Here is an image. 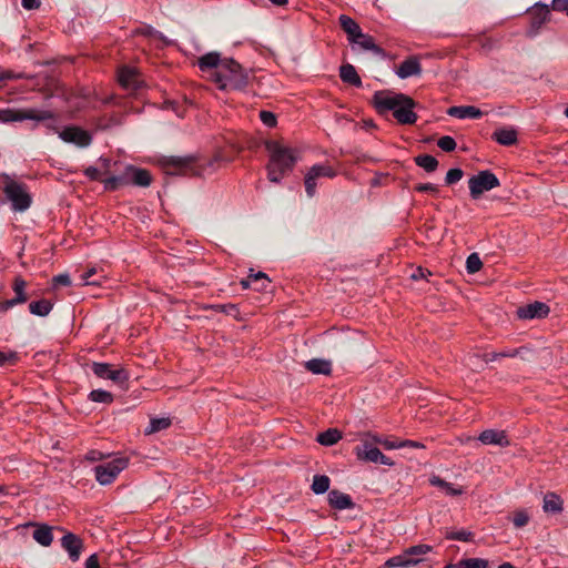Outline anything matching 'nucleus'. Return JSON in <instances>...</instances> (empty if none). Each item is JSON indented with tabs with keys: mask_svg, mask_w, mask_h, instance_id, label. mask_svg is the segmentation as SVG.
I'll use <instances>...</instances> for the list:
<instances>
[{
	"mask_svg": "<svg viewBox=\"0 0 568 568\" xmlns=\"http://www.w3.org/2000/svg\"><path fill=\"white\" fill-rule=\"evenodd\" d=\"M201 71H211L213 81L220 90H242L246 87L248 77L243 68L233 59H221L220 53L209 52L197 60Z\"/></svg>",
	"mask_w": 568,
	"mask_h": 568,
	"instance_id": "1",
	"label": "nucleus"
},
{
	"mask_svg": "<svg viewBox=\"0 0 568 568\" xmlns=\"http://www.w3.org/2000/svg\"><path fill=\"white\" fill-rule=\"evenodd\" d=\"M373 105L378 114L385 118L392 115L400 124H412L417 120L414 100L403 93L376 91L373 95Z\"/></svg>",
	"mask_w": 568,
	"mask_h": 568,
	"instance_id": "2",
	"label": "nucleus"
},
{
	"mask_svg": "<svg viewBox=\"0 0 568 568\" xmlns=\"http://www.w3.org/2000/svg\"><path fill=\"white\" fill-rule=\"evenodd\" d=\"M0 181L3 185V193L11 202L12 209L19 212L27 211L32 203L27 185L18 182L7 173L0 174Z\"/></svg>",
	"mask_w": 568,
	"mask_h": 568,
	"instance_id": "3",
	"label": "nucleus"
},
{
	"mask_svg": "<svg viewBox=\"0 0 568 568\" xmlns=\"http://www.w3.org/2000/svg\"><path fill=\"white\" fill-rule=\"evenodd\" d=\"M53 113L49 110L36 108H4L0 109V123L23 122L27 120L43 122L53 119Z\"/></svg>",
	"mask_w": 568,
	"mask_h": 568,
	"instance_id": "4",
	"label": "nucleus"
},
{
	"mask_svg": "<svg viewBox=\"0 0 568 568\" xmlns=\"http://www.w3.org/2000/svg\"><path fill=\"white\" fill-rule=\"evenodd\" d=\"M128 465L129 459L125 457H116L110 462L98 465L93 468L95 479L100 485H110Z\"/></svg>",
	"mask_w": 568,
	"mask_h": 568,
	"instance_id": "5",
	"label": "nucleus"
},
{
	"mask_svg": "<svg viewBox=\"0 0 568 568\" xmlns=\"http://www.w3.org/2000/svg\"><path fill=\"white\" fill-rule=\"evenodd\" d=\"M499 184L497 176L488 170L480 171L468 180L470 196L474 200H478L483 193L499 186Z\"/></svg>",
	"mask_w": 568,
	"mask_h": 568,
	"instance_id": "6",
	"label": "nucleus"
},
{
	"mask_svg": "<svg viewBox=\"0 0 568 568\" xmlns=\"http://www.w3.org/2000/svg\"><path fill=\"white\" fill-rule=\"evenodd\" d=\"M270 162L267 176L270 182L280 183L284 178V151L282 144H267Z\"/></svg>",
	"mask_w": 568,
	"mask_h": 568,
	"instance_id": "7",
	"label": "nucleus"
},
{
	"mask_svg": "<svg viewBox=\"0 0 568 568\" xmlns=\"http://www.w3.org/2000/svg\"><path fill=\"white\" fill-rule=\"evenodd\" d=\"M356 456L359 460L371 462L374 464H382L393 466L394 462L384 455L377 447L374 446L369 440H363V443L355 448Z\"/></svg>",
	"mask_w": 568,
	"mask_h": 568,
	"instance_id": "8",
	"label": "nucleus"
},
{
	"mask_svg": "<svg viewBox=\"0 0 568 568\" xmlns=\"http://www.w3.org/2000/svg\"><path fill=\"white\" fill-rule=\"evenodd\" d=\"M196 161L194 155L189 156H161L159 164L168 174H179L186 172Z\"/></svg>",
	"mask_w": 568,
	"mask_h": 568,
	"instance_id": "9",
	"label": "nucleus"
},
{
	"mask_svg": "<svg viewBox=\"0 0 568 568\" xmlns=\"http://www.w3.org/2000/svg\"><path fill=\"white\" fill-rule=\"evenodd\" d=\"M92 371L98 377L110 379L119 385H123L129 379V375L123 368H113L106 363H93Z\"/></svg>",
	"mask_w": 568,
	"mask_h": 568,
	"instance_id": "10",
	"label": "nucleus"
},
{
	"mask_svg": "<svg viewBox=\"0 0 568 568\" xmlns=\"http://www.w3.org/2000/svg\"><path fill=\"white\" fill-rule=\"evenodd\" d=\"M549 306L542 302H534L518 307L517 316L520 320L545 318L549 314Z\"/></svg>",
	"mask_w": 568,
	"mask_h": 568,
	"instance_id": "11",
	"label": "nucleus"
},
{
	"mask_svg": "<svg viewBox=\"0 0 568 568\" xmlns=\"http://www.w3.org/2000/svg\"><path fill=\"white\" fill-rule=\"evenodd\" d=\"M126 185L133 184L136 186H149L151 184L152 178L148 170L135 168L133 165H128L124 169Z\"/></svg>",
	"mask_w": 568,
	"mask_h": 568,
	"instance_id": "12",
	"label": "nucleus"
},
{
	"mask_svg": "<svg viewBox=\"0 0 568 568\" xmlns=\"http://www.w3.org/2000/svg\"><path fill=\"white\" fill-rule=\"evenodd\" d=\"M478 440H480V443H483L484 445H495L499 447H507L510 445L506 432L498 429L484 430L479 435Z\"/></svg>",
	"mask_w": 568,
	"mask_h": 568,
	"instance_id": "13",
	"label": "nucleus"
},
{
	"mask_svg": "<svg viewBox=\"0 0 568 568\" xmlns=\"http://www.w3.org/2000/svg\"><path fill=\"white\" fill-rule=\"evenodd\" d=\"M59 136L64 142H72V143L91 142V140L93 139L92 133L90 131L84 130L79 126H67L60 132Z\"/></svg>",
	"mask_w": 568,
	"mask_h": 568,
	"instance_id": "14",
	"label": "nucleus"
},
{
	"mask_svg": "<svg viewBox=\"0 0 568 568\" xmlns=\"http://www.w3.org/2000/svg\"><path fill=\"white\" fill-rule=\"evenodd\" d=\"M61 545L68 551L72 561L79 560L83 547L79 537L73 534H67L62 537Z\"/></svg>",
	"mask_w": 568,
	"mask_h": 568,
	"instance_id": "15",
	"label": "nucleus"
},
{
	"mask_svg": "<svg viewBox=\"0 0 568 568\" xmlns=\"http://www.w3.org/2000/svg\"><path fill=\"white\" fill-rule=\"evenodd\" d=\"M422 73V65L416 57H409L404 60L396 70V74L400 79L419 75Z\"/></svg>",
	"mask_w": 568,
	"mask_h": 568,
	"instance_id": "16",
	"label": "nucleus"
},
{
	"mask_svg": "<svg viewBox=\"0 0 568 568\" xmlns=\"http://www.w3.org/2000/svg\"><path fill=\"white\" fill-rule=\"evenodd\" d=\"M118 80L119 83L128 90H138L140 87L136 71L129 67H124L119 71Z\"/></svg>",
	"mask_w": 568,
	"mask_h": 568,
	"instance_id": "17",
	"label": "nucleus"
},
{
	"mask_svg": "<svg viewBox=\"0 0 568 568\" xmlns=\"http://www.w3.org/2000/svg\"><path fill=\"white\" fill-rule=\"evenodd\" d=\"M447 114L457 119H478L483 115V112L473 105H458L450 106Z\"/></svg>",
	"mask_w": 568,
	"mask_h": 568,
	"instance_id": "18",
	"label": "nucleus"
},
{
	"mask_svg": "<svg viewBox=\"0 0 568 568\" xmlns=\"http://www.w3.org/2000/svg\"><path fill=\"white\" fill-rule=\"evenodd\" d=\"M328 503L333 508L338 510L348 509L354 506L349 495L335 489L328 493Z\"/></svg>",
	"mask_w": 568,
	"mask_h": 568,
	"instance_id": "19",
	"label": "nucleus"
},
{
	"mask_svg": "<svg viewBox=\"0 0 568 568\" xmlns=\"http://www.w3.org/2000/svg\"><path fill=\"white\" fill-rule=\"evenodd\" d=\"M339 26L344 30V32L347 34V39L349 42L355 40V38H358L359 33L362 32L359 24L352 19L351 17L346 14H342L338 18Z\"/></svg>",
	"mask_w": 568,
	"mask_h": 568,
	"instance_id": "20",
	"label": "nucleus"
},
{
	"mask_svg": "<svg viewBox=\"0 0 568 568\" xmlns=\"http://www.w3.org/2000/svg\"><path fill=\"white\" fill-rule=\"evenodd\" d=\"M339 77L343 82L352 84L356 88L362 87V80L354 65L346 63L339 68Z\"/></svg>",
	"mask_w": 568,
	"mask_h": 568,
	"instance_id": "21",
	"label": "nucleus"
},
{
	"mask_svg": "<svg viewBox=\"0 0 568 568\" xmlns=\"http://www.w3.org/2000/svg\"><path fill=\"white\" fill-rule=\"evenodd\" d=\"M351 43H355L362 49L372 51L377 55H385V51L375 43L374 38L372 36L364 34L363 32H361L358 38H355Z\"/></svg>",
	"mask_w": 568,
	"mask_h": 568,
	"instance_id": "22",
	"label": "nucleus"
},
{
	"mask_svg": "<svg viewBox=\"0 0 568 568\" xmlns=\"http://www.w3.org/2000/svg\"><path fill=\"white\" fill-rule=\"evenodd\" d=\"M562 499L556 493H547L544 496L542 509L545 513L559 514L562 511Z\"/></svg>",
	"mask_w": 568,
	"mask_h": 568,
	"instance_id": "23",
	"label": "nucleus"
},
{
	"mask_svg": "<svg viewBox=\"0 0 568 568\" xmlns=\"http://www.w3.org/2000/svg\"><path fill=\"white\" fill-rule=\"evenodd\" d=\"M445 568H489V561L484 558H464L446 565Z\"/></svg>",
	"mask_w": 568,
	"mask_h": 568,
	"instance_id": "24",
	"label": "nucleus"
},
{
	"mask_svg": "<svg viewBox=\"0 0 568 568\" xmlns=\"http://www.w3.org/2000/svg\"><path fill=\"white\" fill-rule=\"evenodd\" d=\"M549 8L547 4H536L531 11V26L538 29L549 19Z\"/></svg>",
	"mask_w": 568,
	"mask_h": 568,
	"instance_id": "25",
	"label": "nucleus"
},
{
	"mask_svg": "<svg viewBox=\"0 0 568 568\" xmlns=\"http://www.w3.org/2000/svg\"><path fill=\"white\" fill-rule=\"evenodd\" d=\"M33 539L41 546H50L53 540L51 527L47 525H38L33 531Z\"/></svg>",
	"mask_w": 568,
	"mask_h": 568,
	"instance_id": "26",
	"label": "nucleus"
},
{
	"mask_svg": "<svg viewBox=\"0 0 568 568\" xmlns=\"http://www.w3.org/2000/svg\"><path fill=\"white\" fill-rule=\"evenodd\" d=\"M429 481L433 486H436V487L443 489L445 491V494L448 496H459L464 493L463 487H456V486L452 485L450 483L445 481L444 479H442L438 476L432 477L429 479Z\"/></svg>",
	"mask_w": 568,
	"mask_h": 568,
	"instance_id": "27",
	"label": "nucleus"
},
{
	"mask_svg": "<svg viewBox=\"0 0 568 568\" xmlns=\"http://www.w3.org/2000/svg\"><path fill=\"white\" fill-rule=\"evenodd\" d=\"M493 138L496 142H517L518 131L514 126L500 128L493 133Z\"/></svg>",
	"mask_w": 568,
	"mask_h": 568,
	"instance_id": "28",
	"label": "nucleus"
},
{
	"mask_svg": "<svg viewBox=\"0 0 568 568\" xmlns=\"http://www.w3.org/2000/svg\"><path fill=\"white\" fill-rule=\"evenodd\" d=\"M422 559L420 558H408L406 552L404 551L402 555L394 556L389 558L385 566L393 568V567H409L417 565Z\"/></svg>",
	"mask_w": 568,
	"mask_h": 568,
	"instance_id": "29",
	"label": "nucleus"
},
{
	"mask_svg": "<svg viewBox=\"0 0 568 568\" xmlns=\"http://www.w3.org/2000/svg\"><path fill=\"white\" fill-rule=\"evenodd\" d=\"M306 368L313 374L328 375L332 371V365L328 361L315 358L306 362Z\"/></svg>",
	"mask_w": 568,
	"mask_h": 568,
	"instance_id": "30",
	"label": "nucleus"
},
{
	"mask_svg": "<svg viewBox=\"0 0 568 568\" xmlns=\"http://www.w3.org/2000/svg\"><path fill=\"white\" fill-rule=\"evenodd\" d=\"M342 438V433L336 428H329L323 433H320L316 440L324 446H332Z\"/></svg>",
	"mask_w": 568,
	"mask_h": 568,
	"instance_id": "31",
	"label": "nucleus"
},
{
	"mask_svg": "<svg viewBox=\"0 0 568 568\" xmlns=\"http://www.w3.org/2000/svg\"><path fill=\"white\" fill-rule=\"evenodd\" d=\"M27 283L21 277H17L13 283V291L16 293V298L8 302L10 306L17 303H24L27 301V295L24 293Z\"/></svg>",
	"mask_w": 568,
	"mask_h": 568,
	"instance_id": "32",
	"label": "nucleus"
},
{
	"mask_svg": "<svg viewBox=\"0 0 568 568\" xmlns=\"http://www.w3.org/2000/svg\"><path fill=\"white\" fill-rule=\"evenodd\" d=\"M29 310L34 315L45 316L52 310V304L48 300H40V301L30 303Z\"/></svg>",
	"mask_w": 568,
	"mask_h": 568,
	"instance_id": "33",
	"label": "nucleus"
},
{
	"mask_svg": "<svg viewBox=\"0 0 568 568\" xmlns=\"http://www.w3.org/2000/svg\"><path fill=\"white\" fill-rule=\"evenodd\" d=\"M418 166L423 168L426 172H434L438 166V161L429 154H423L415 158Z\"/></svg>",
	"mask_w": 568,
	"mask_h": 568,
	"instance_id": "34",
	"label": "nucleus"
},
{
	"mask_svg": "<svg viewBox=\"0 0 568 568\" xmlns=\"http://www.w3.org/2000/svg\"><path fill=\"white\" fill-rule=\"evenodd\" d=\"M331 480L326 475H316L313 478L312 490L316 495L324 494L329 488Z\"/></svg>",
	"mask_w": 568,
	"mask_h": 568,
	"instance_id": "35",
	"label": "nucleus"
},
{
	"mask_svg": "<svg viewBox=\"0 0 568 568\" xmlns=\"http://www.w3.org/2000/svg\"><path fill=\"white\" fill-rule=\"evenodd\" d=\"M171 425V419L166 417L153 418L146 428V434H153L163 429H166Z\"/></svg>",
	"mask_w": 568,
	"mask_h": 568,
	"instance_id": "36",
	"label": "nucleus"
},
{
	"mask_svg": "<svg viewBox=\"0 0 568 568\" xmlns=\"http://www.w3.org/2000/svg\"><path fill=\"white\" fill-rule=\"evenodd\" d=\"M89 398L92 402L110 404L113 400L111 393L102 389H94L89 394Z\"/></svg>",
	"mask_w": 568,
	"mask_h": 568,
	"instance_id": "37",
	"label": "nucleus"
},
{
	"mask_svg": "<svg viewBox=\"0 0 568 568\" xmlns=\"http://www.w3.org/2000/svg\"><path fill=\"white\" fill-rule=\"evenodd\" d=\"M105 190L114 191L122 185H126L124 172L121 175L112 176L103 181Z\"/></svg>",
	"mask_w": 568,
	"mask_h": 568,
	"instance_id": "38",
	"label": "nucleus"
},
{
	"mask_svg": "<svg viewBox=\"0 0 568 568\" xmlns=\"http://www.w3.org/2000/svg\"><path fill=\"white\" fill-rule=\"evenodd\" d=\"M530 520V515L526 509H519L514 513L513 524L516 528L525 527Z\"/></svg>",
	"mask_w": 568,
	"mask_h": 568,
	"instance_id": "39",
	"label": "nucleus"
},
{
	"mask_svg": "<svg viewBox=\"0 0 568 568\" xmlns=\"http://www.w3.org/2000/svg\"><path fill=\"white\" fill-rule=\"evenodd\" d=\"M310 171L318 179V178H333L335 176V171L333 168L323 164L313 165Z\"/></svg>",
	"mask_w": 568,
	"mask_h": 568,
	"instance_id": "40",
	"label": "nucleus"
},
{
	"mask_svg": "<svg viewBox=\"0 0 568 568\" xmlns=\"http://www.w3.org/2000/svg\"><path fill=\"white\" fill-rule=\"evenodd\" d=\"M368 438H371V443L373 444H379L382 445L384 448L386 449H396V448H400V445H398V442H395V440H390V439H387V438H383L381 436H377V435H372V434H367L366 435Z\"/></svg>",
	"mask_w": 568,
	"mask_h": 568,
	"instance_id": "41",
	"label": "nucleus"
},
{
	"mask_svg": "<svg viewBox=\"0 0 568 568\" xmlns=\"http://www.w3.org/2000/svg\"><path fill=\"white\" fill-rule=\"evenodd\" d=\"M483 266L481 260L477 253H471L466 260V270L469 274L478 272Z\"/></svg>",
	"mask_w": 568,
	"mask_h": 568,
	"instance_id": "42",
	"label": "nucleus"
},
{
	"mask_svg": "<svg viewBox=\"0 0 568 568\" xmlns=\"http://www.w3.org/2000/svg\"><path fill=\"white\" fill-rule=\"evenodd\" d=\"M429 551H432V547L428 545H416L405 550L408 558H419L420 556H424Z\"/></svg>",
	"mask_w": 568,
	"mask_h": 568,
	"instance_id": "43",
	"label": "nucleus"
},
{
	"mask_svg": "<svg viewBox=\"0 0 568 568\" xmlns=\"http://www.w3.org/2000/svg\"><path fill=\"white\" fill-rule=\"evenodd\" d=\"M446 538L449 540L469 541L473 538V534L468 530H457L446 534Z\"/></svg>",
	"mask_w": 568,
	"mask_h": 568,
	"instance_id": "44",
	"label": "nucleus"
},
{
	"mask_svg": "<svg viewBox=\"0 0 568 568\" xmlns=\"http://www.w3.org/2000/svg\"><path fill=\"white\" fill-rule=\"evenodd\" d=\"M316 180L317 178L311 171L305 175V191L310 197L314 196L316 192Z\"/></svg>",
	"mask_w": 568,
	"mask_h": 568,
	"instance_id": "45",
	"label": "nucleus"
},
{
	"mask_svg": "<svg viewBox=\"0 0 568 568\" xmlns=\"http://www.w3.org/2000/svg\"><path fill=\"white\" fill-rule=\"evenodd\" d=\"M18 361V354L16 352H2L0 351V366L14 365Z\"/></svg>",
	"mask_w": 568,
	"mask_h": 568,
	"instance_id": "46",
	"label": "nucleus"
},
{
	"mask_svg": "<svg viewBox=\"0 0 568 568\" xmlns=\"http://www.w3.org/2000/svg\"><path fill=\"white\" fill-rule=\"evenodd\" d=\"M260 120L267 128H273L276 125V116L273 112L263 110L260 112Z\"/></svg>",
	"mask_w": 568,
	"mask_h": 568,
	"instance_id": "47",
	"label": "nucleus"
},
{
	"mask_svg": "<svg viewBox=\"0 0 568 568\" xmlns=\"http://www.w3.org/2000/svg\"><path fill=\"white\" fill-rule=\"evenodd\" d=\"M463 175L464 173L460 169H450L446 174L445 182L446 184L452 185L462 180Z\"/></svg>",
	"mask_w": 568,
	"mask_h": 568,
	"instance_id": "48",
	"label": "nucleus"
},
{
	"mask_svg": "<svg viewBox=\"0 0 568 568\" xmlns=\"http://www.w3.org/2000/svg\"><path fill=\"white\" fill-rule=\"evenodd\" d=\"M2 77H3V81L4 80H20V79L32 80L33 79V75H30V74H27L23 72L16 73V72L9 71V70L2 71Z\"/></svg>",
	"mask_w": 568,
	"mask_h": 568,
	"instance_id": "49",
	"label": "nucleus"
},
{
	"mask_svg": "<svg viewBox=\"0 0 568 568\" xmlns=\"http://www.w3.org/2000/svg\"><path fill=\"white\" fill-rule=\"evenodd\" d=\"M120 121L113 118L110 119H101L97 124V130H108L112 126L119 125Z\"/></svg>",
	"mask_w": 568,
	"mask_h": 568,
	"instance_id": "50",
	"label": "nucleus"
},
{
	"mask_svg": "<svg viewBox=\"0 0 568 568\" xmlns=\"http://www.w3.org/2000/svg\"><path fill=\"white\" fill-rule=\"evenodd\" d=\"M97 273V270L90 268L89 271L81 274L80 278L83 282L84 285H98L99 281L91 280V277Z\"/></svg>",
	"mask_w": 568,
	"mask_h": 568,
	"instance_id": "51",
	"label": "nucleus"
},
{
	"mask_svg": "<svg viewBox=\"0 0 568 568\" xmlns=\"http://www.w3.org/2000/svg\"><path fill=\"white\" fill-rule=\"evenodd\" d=\"M551 8L555 11L566 12L568 16V0H552Z\"/></svg>",
	"mask_w": 568,
	"mask_h": 568,
	"instance_id": "52",
	"label": "nucleus"
},
{
	"mask_svg": "<svg viewBox=\"0 0 568 568\" xmlns=\"http://www.w3.org/2000/svg\"><path fill=\"white\" fill-rule=\"evenodd\" d=\"M416 191L420 193L429 192L436 194L438 193V187L432 183H423L416 186Z\"/></svg>",
	"mask_w": 568,
	"mask_h": 568,
	"instance_id": "53",
	"label": "nucleus"
},
{
	"mask_svg": "<svg viewBox=\"0 0 568 568\" xmlns=\"http://www.w3.org/2000/svg\"><path fill=\"white\" fill-rule=\"evenodd\" d=\"M84 173L91 180H99L102 172L99 168L89 166L88 169H85Z\"/></svg>",
	"mask_w": 568,
	"mask_h": 568,
	"instance_id": "54",
	"label": "nucleus"
},
{
	"mask_svg": "<svg viewBox=\"0 0 568 568\" xmlns=\"http://www.w3.org/2000/svg\"><path fill=\"white\" fill-rule=\"evenodd\" d=\"M54 285H70L71 280L68 274H60L53 278Z\"/></svg>",
	"mask_w": 568,
	"mask_h": 568,
	"instance_id": "55",
	"label": "nucleus"
},
{
	"mask_svg": "<svg viewBox=\"0 0 568 568\" xmlns=\"http://www.w3.org/2000/svg\"><path fill=\"white\" fill-rule=\"evenodd\" d=\"M257 280H263L264 282L267 281L265 274L262 272H258L255 275H251L247 281H242V285L244 287H247L253 281H257Z\"/></svg>",
	"mask_w": 568,
	"mask_h": 568,
	"instance_id": "56",
	"label": "nucleus"
},
{
	"mask_svg": "<svg viewBox=\"0 0 568 568\" xmlns=\"http://www.w3.org/2000/svg\"><path fill=\"white\" fill-rule=\"evenodd\" d=\"M22 7L27 10L37 9L40 7V0H21Z\"/></svg>",
	"mask_w": 568,
	"mask_h": 568,
	"instance_id": "57",
	"label": "nucleus"
},
{
	"mask_svg": "<svg viewBox=\"0 0 568 568\" xmlns=\"http://www.w3.org/2000/svg\"><path fill=\"white\" fill-rule=\"evenodd\" d=\"M103 457H104L103 454L98 450H91L85 456V458L90 462L101 460Z\"/></svg>",
	"mask_w": 568,
	"mask_h": 568,
	"instance_id": "58",
	"label": "nucleus"
},
{
	"mask_svg": "<svg viewBox=\"0 0 568 568\" xmlns=\"http://www.w3.org/2000/svg\"><path fill=\"white\" fill-rule=\"evenodd\" d=\"M85 568H100L97 555H91L85 561Z\"/></svg>",
	"mask_w": 568,
	"mask_h": 568,
	"instance_id": "59",
	"label": "nucleus"
},
{
	"mask_svg": "<svg viewBox=\"0 0 568 568\" xmlns=\"http://www.w3.org/2000/svg\"><path fill=\"white\" fill-rule=\"evenodd\" d=\"M519 353H520V348H515V349H505V351L498 352V355H501V358L503 357H515Z\"/></svg>",
	"mask_w": 568,
	"mask_h": 568,
	"instance_id": "60",
	"label": "nucleus"
},
{
	"mask_svg": "<svg viewBox=\"0 0 568 568\" xmlns=\"http://www.w3.org/2000/svg\"><path fill=\"white\" fill-rule=\"evenodd\" d=\"M398 445H400V448H403V447H414V448L423 447V445L420 443L414 442V440H400V442H398Z\"/></svg>",
	"mask_w": 568,
	"mask_h": 568,
	"instance_id": "61",
	"label": "nucleus"
},
{
	"mask_svg": "<svg viewBox=\"0 0 568 568\" xmlns=\"http://www.w3.org/2000/svg\"><path fill=\"white\" fill-rule=\"evenodd\" d=\"M99 163H100V165H99L100 171L101 172L103 171V173H108L109 166H110V160L105 159V158H101Z\"/></svg>",
	"mask_w": 568,
	"mask_h": 568,
	"instance_id": "62",
	"label": "nucleus"
},
{
	"mask_svg": "<svg viewBox=\"0 0 568 568\" xmlns=\"http://www.w3.org/2000/svg\"><path fill=\"white\" fill-rule=\"evenodd\" d=\"M412 277H413L414 280L425 277L424 270H423V268H417V270L412 274Z\"/></svg>",
	"mask_w": 568,
	"mask_h": 568,
	"instance_id": "63",
	"label": "nucleus"
},
{
	"mask_svg": "<svg viewBox=\"0 0 568 568\" xmlns=\"http://www.w3.org/2000/svg\"><path fill=\"white\" fill-rule=\"evenodd\" d=\"M445 152H453L457 144H438Z\"/></svg>",
	"mask_w": 568,
	"mask_h": 568,
	"instance_id": "64",
	"label": "nucleus"
}]
</instances>
